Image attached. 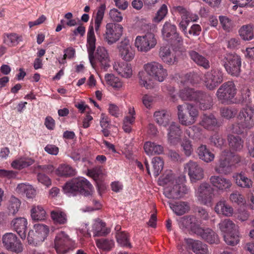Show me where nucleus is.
<instances>
[{"label":"nucleus","instance_id":"obj_51","mask_svg":"<svg viewBox=\"0 0 254 254\" xmlns=\"http://www.w3.org/2000/svg\"><path fill=\"white\" fill-rule=\"evenodd\" d=\"M154 176L157 177L163 169L164 162L160 157H154L152 161Z\"/></svg>","mask_w":254,"mask_h":254},{"label":"nucleus","instance_id":"obj_49","mask_svg":"<svg viewBox=\"0 0 254 254\" xmlns=\"http://www.w3.org/2000/svg\"><path fill=\"white\" fill-rule=\"evenodd\" d=\"M176 179L171 171L166 172L159 179V184L163 186H171L175 184Z\"/></svg>","mask_w":254,"mask_h":254},{"label":"nucleus","instance_id":"obj_4","mask_svg":"<svg viewBox=\"0 0 254 254\" xmlns=\"http://www.w3.org/2000/svg\"><path fill=\"white\" fill-rule=\"evenodd\" d=\"M221 64L227 73L235 77H238L241 71V58L235 53H228L219 57Z\"/></svg>","mask_w":254,"mask_h":254},{"label":"nucleus","instance_id":"obj_17","mask_svg":"<svg viewBox=\"0 0 254 254\" xmlns=\"http://www.w3.org/2000/svg\"><path fill=\"white\" fill-rule=\"evenodd\" d=\"M178 221L179 227L181 229L190 230L196 234L201 229L198 220L192 215L181 217Z\"/></svg>","mask_w":254,"mask_h":254},{"label":"nucleus","instance_id":"obj_14","mask_svg":"<svg viewBox=\"0 0 254 254\" xmlns=\"http://www.w3.org/2000/svg\"><path fill=\"white\" fill-rule=\"evenodd\" d=\"M184 169L188 172L191 182H196L204 178L203 168L195 161L190 160L185 164Z\"/></svg>","mask_w":254,"mask_h":254},{"label":"nucleus","instance_id":"obj_2","mask_svg":"<svg viewBox=\"0 0 254 254\" xmlns=\"http://www.w3.org/2000/svg\"><path fill=\"white\" fill-rule=\"evenodd\" d=\"M143 68L149 76L147 81L143 72L139 73V83L146 89H151L153 85L150 82V80L163 82L168 75L167 70L158 62H151L144 65Z\"/></svg>","mask_w":254,"mask_h":254},{"label":"nucleus","instance_id":"obj_9","mask_svg":"<svg viewBox=\"0 0 254 254\" xmlns=\"http://www.w3.org/2000/svg\"><path fill=\"white\" fill-rule=\"evenodd\" d=\"M157 44L155 35L152 33H147L143 36H137L134 42V46L138 51L147 53L154 48Z\"/></svg>","mask_w":254,"mask_h":254},{"label":"nucleus","instance_id":"obj_39","mask_svg":"<svg viewBox=\"0 0 254 254\" xmlns=\"http://www.w3.org/2000/svg\"><path fill=\"white\" fill-rule=\"evenodd\" d=\"M240 37L245 41H250L254 38V25L247 24L242 26L239 30Z\"/></svg>","mask_w":254,"mask_h":254},{"label":"nucleus","instance_id":"obj_38","mask_svg":"<svg viewBox=\"0 0 254 254\" xmlns=\"http://www.w3.org/2000/svg\"><path fill=\"white\" fill-rule=\"evenodd\" d=\"M135 111L133 108L128 109V115L124 119L123 129L127 133H130L131 131V125L135 121Z\"/></svg>","mask_w":254,"mask_h":254},{"label":"nucleus","instance_id":"obj_21","mask_svg":"<svg viewBox=\"0 0 254 254\" xmlns=\"http://www.w3.org/2000/svg\"><path fill=\"white\" fill-rule=\"evenodd\" d=\"M199 125L209 130H214L220 127V123L213 114L204 115L201 117Z\"/></svg>","mask_w":254,"mask_h":254},{"label":"nucleus","instance_id":"obj_33","mask_svg":"<svg viewBox=\"0 0 254 254\" xmlns=\"http://www.w3.org/2000/svg\"><path fill=\"white\" fill-rule=\"evenodd\" d=\"M201 91L195 90L190 88H185L181 90L180 97L183 100L196 101Z\"/></svg>","mask_w":254,"mask_h":254},{"label":"nucleus","instance_id":"obj_7","mask_svg":"<svg viewBox=\"0 0 254 254\" xmlns=\"http://www.w3.org/2000/svg\"><path fill=\"white\" fill-rule=\"evenodd\" d=\"M185 180V176L178 177L175 184L171 186H166L164 189V194L169 199H178L187 193L186 187L181 184Z\"/></svg>","mask_w":254,"mask_h":254},{"label":"nucleus","instance_id":"obj_3","mask_svg":"<svg viewBox=\"0 0 254 254\" xmlns=\"http://www.w3.org/2000/svg\"><path fill=\"white\" fill-rule=\"evenodd\" d=\"M93 187L85 178L77 177L67 181L63 187V190L68 196L78 194L88 196L92 195Z\"/></svg>","mask_w":254,"mask_h":254},{"label":"nucleus","instance_id":"obj_26","mask_svg":"<svg viewBox=\"0 0 254 254\" xmlns=\"http://www.w3.org/2000/svg\"><path fill=\"white\" fill-rule=\"evenodd\" d=\"M35 160L31 158L25 156H20L13 160L11 165L15 169L21 170L28 167L34 164Z\"/></svg>","mask_w":254,"mask_h":254},{"label":"nucleus","instance_id":"obj_27","mask_svg":"<svg viewBox=\"0 0 254 254\" xmlns=\"http://www.w3.org/2000/svg\"><path fill=\"white\" fill-rule=\"evenodd\" d=\"M200 95L196 99V102H199V107L201 110H206L210 109L213 105L212 96L201 91Z\"/></svg>","mask_w":254,"mask_h":254},{"label":"nucleus","instance_id":"obj_30","mask_svg":"<svg viewBox=\"0 0 254 254\" xmlns=\"http://www.w3.org/2000/svg\"><path fill=\"white\" fill-rule=\"evenodd\" d=\"M196 153L199 158L201 160L209 163L214 159V154L208 149L205 145L201 144L197 150Z\"/></svg>","mask_w":254,"mask_h":254},{"label":"nucleus","instance_id":"obj_50","mask_svg":"<svg viewBox=\"0 0 254 254\" xmlns=\"http://www.w3.org/2000/svg\"><path fill=\"white\" fill-rule=\"evenodd\" d=\"M223 238L225 243L229 245L234 246L239 242L238 231L225 234Z\"/></svg>","mask_w":254,"mask_h":254},{"label":"nucleus","instance_id":"obj_32","mask_svg":"<svg viewBox=\"0 0 254 254\" xmlns=\"http://www.w3.org/2000/svg\"><path fill=\"white\" fill-rule=\"evenodd\" d=\"M170 115L165 110L157 111L154 113V118L155 122L159 125L167 127L170 121Z\"/></svg>","mask_w":254,"mask_h":254},{"label":"nucleus","instance_id":"obj_35","mask_svg":"<svg viewBox=\"0 0 254 254\" xmlns=\"http://www.w3.org/2000/svg\"><path fill=\"white\" fill-rule=\"evenodd\" d=\"M228 141L230 149L233 151H239L244 147V141L238 135H229L228 136Z\"/></svg>","mask_w":254,"mask_h":254},{"label":"nucleus","instance_id":"obj_61","mask_svg":"<svg viewBox=\"0 0 254 254\" xmlns=\"http://www.w3.org/2000/svg\"><path fill=\"white\" fill-rule=\"evenodd\" d=\"M181 147L184 153L187 156H190L193 152L191 141L189 139H184L181 143Z\"/></svg>","mask_w":254,"mask_h":254},{"label":"nucleus","instance_id":"obj_55","mask_svg":"<svg viewBox=\"0 0 254 254\" xmlns=\"http://www.w3.org/2000/svg\"><path fill=\"white\" fill-rule=\"evenodd\" d=\"M116 238L119 244L123 247H131L127 233L124 232L116 233Z\"/></svg>","mask_w":254,"mask_h":254},{"label":"nucleus","instance_id":"obj_63","mask_svg":"<svg viewBox=\"0 0 254 254\" xmlns=\"http://www.w3.org/2000/svg\"><path fill=\"white\" fill-rule=\"evenodd\" d=\"M210 143L217 147H221L224 143V139L218 134L212 135L210 138Z\"/></svg>","mask_w":254,"mask_h":254},{"label":"nucleus","instance_id":"obj_5","mask_svg":"<svg viewBox=\"0 0 254 254\" xmlns=\"http://www.w3.org/2000/svg\"><path fill=\"white\" fill-rule=\"evenodd\" d=\"M178 116L180 122L183 125L190 126L194 124L198 116V111L190 104L178 105Z\"/></svg>","mask_w":254,"mask_h":254},{"label":"nucleus","instance_id":"obj_20","mask_svg":"<svg viewBox=\"0 0 254 254\" xmlns=\"http://www.w3.org/2000/svg\"><path fill=\"white\" fill-rule=\"evenodd\" d=\"M185 242L189 249H191L196 254H209L207 246L198 240L186 239Z\"/></svg>","mask_w":254,"mask_h":254},{"label":"nucleus","instance_id":"obj_23","mask_svg":"<svg viewBox=\"0 0 254 254\" xmlns=\"http://www.w3.org/2000/svg\"><path fill=\"white\" fill-rule=\"evenodd\" d=\"M197 235L200 236L203 240L210 244H217L219 243L218 236L209 228L199 229Z\"/></svg>","mask_w":254,"mask_h":254},{"label":"nucleus","instance_id":"obj_10","mask_svg":"<svg viewBox=\"0 0 254 254\" xmlns=\"http://www.w3.org/2000/svg\"><path fill=\"white\" fill-rule=\"evenodd\" d=\"M224 73L218 68L212 69L204 74V83L206 88L214 90L224 80Z\"/></svg>","mask_w":254,"mask_h":254},{"label":"nucleus","instance_id":"obj_37","mask_svg":"<svg viewBox=\"0 0 254 254\" xmlns=\"http://www.w3.org/2000/svg\"><path fill=\"white\" fill-rule=\"evenodd\" d=\"M51 217L56 225H64L67 222L66 214L61 210H54L51 212Z\"/></svg>","mask_w":254,"mask_h":254},{"label":"nucleus","instance_id":"obj_36","mask_svg":"<svg viewBox=\"0 0 254 254\" xmlns=\"http://www.w3.org/2000/svg\"><path fill=\"white\" fill-rule=\"evenodd\" d=\"M215 210L217 213L227 217L232 216L233 213V208L224 200L219 201L216 203Z\"/></svg>","mask_w":254,"mask_h":254},{"label":"nucleus","instance_id":"obj_40","mask_svg":"<svg viewBox=\"0 0 254 254\" xmlns=\"http://www.w3.org/2000/svg\"><path fill=\"white\" fill-rule=\"evenodd\" d=\"M56 174L60 177H70L75 176L76 171L69 165L61 164L56 170Z\"/></svg>","mask_w":254,"mask_h":254},{"label":"nucleus","instance_id":"obj_15","mask_svg":"<svg viewBox=\"0 0 254 254\" xmlns=\"http://www.w3.org/2000/svg\"><path fill=\"white\" fill-rule=\"evenodd\" d=\"M213 192L214 189L209 184L203 183L198 187L196 195L201 204H207L211 201Z\"/></svg>","mask_w":254,"mask_h":254},{"label":"nucleus","instance_id":"obj_59","mask_svg":"<svg viewBox=\"0 0 254 254\" xmlns=\"http://www.w3.org/2000/svg\"><path fill=\"white\" fill-rule=\"evenodd\" d=\"M168 12L167 6L165 4H163L157 11L156 15L153 18V21L155 22L158 23L163 20L166 16Z\"/></svg>","mask_w":254,"mask_h":254},{"label":"nucleus","instance_id":"obj_52","mask_svg":"<svg viewBox=\"0 0 254 254\" xmlns=\"http://www.w3.org/2000/svg\"><path fill=\"white\" fill-rule=\"evenodd\" d=\"M221 116L227 119H230L235 117L237 113L236 108L232 107H224L220 110Z\"/></svg>","mask_w":254,"mask_h":254},{"label":"nucleus","instance_id":"obj_43","mask_svg":"<svg viewBox=\"0 0 254 254\" xmlns=\"http://www.w3.org/2000/svg\"><path fill=\"white\" fill-rule=\"evenodd\" d=\"M218 225L219 229L224 234L238 231L237 226L228 219L222 221Z\"/></svg>","mask_w":254,"mask_h":254},{"label":"nucleus","instance_id":"obj_56","mask_svg":"<svg viewBox=\"0 0 254 254\" xmlns=\"http://www.w3.org/2000/svg\"><path fill=\"white\" fill-rule=\"evenodd\" d=\"M105 10V5L104 4L101 5L98 9L96 16L95 18V28L96 31L99 29L101 23L103 18Z\"/></svg>","mask_w":254,"mask_h":254},{"label":"nucleus","instance_id":"obj_1","mask_svg":"<svg viewBox=\"0 0 254 254\" xmlns=\"http://www.w3.org/2000/svg\"><path fill=\"white\" fill-rule=\"evenodd\" d=\"M96 39L94 34V28L92 25H90L88 28L87 36V49L90 63L92 66L95 64V58H96L101 63L102 67L107 70L110 66V60L107 51L104 47L97 48L96 52L94 55L96 49Z\"/></svg>","mask_w":254,"mask_h":254},{"label":"nucleus","instance_id":"obj_22","mask_svg":"<svg viewBox=\"0 0 254 254\" xmlns=\"http://www.w3.org/2000/svg\"><path fill=\"white\" fill-rule=\"evenodd\" d=\"M182 132L178 124L172 122L168 128V139L173 144L178 143Z\"/></svg>","mask_w":254,"mask_h":254},{"label":"nucleus","instance_id":"obj_42","mask_svg":"<svg viewBox=\"0 0 254 254\" xmlns=\"http://www.w3.org/2000/svg\"><path fill=\"white\" fill-rule=\"evenodd\" d=\"M145 152L148 155L160 154L163 152V147L154 142H146L144 145Z\"/></svg>","mask_w":254,"mask_h":254},{"label":"nucleus","instance_id":"obj_46","mask_svg":"<svg viewBox=\"0 0 254 254\" xmlns=\"http://www.w3.org/2000/svg\"><path fill=\"white\" fill-rule=\"evenodd\" d=\"M31 215L35 221H42L46 219V213L42 206L33 207L31 210Z\"/></svg>","mask_w":254,"mask_h":254},{"label":"nucleus","instance_id":"obj_13","mask_svg":"<svg viewBox=\"0 0 254 254\" xmlns=\"http://www.w3.org/2000/svg\"><path fill=\"white\" fill-rule=\"evenodd\" d=\"M238 119L241 125L247 129L254 127V108L251 106L242 108L238 113Z\"/></svg>","mask_w":254,"mask_h":254},{"label":"nucleus","instance_id":"obj_57","mask_svg":"<svg viewBox=\"0 0 254 254\" xmlns=\"http://www.w3.org/2000/svg\"><path fill=\"white\" fill-rule=\"evenodd\" d=\"M123 89V82L117 77H112V93L119 94Z\"/></svg>","mask_w":254,"mask_h":254},{"label":"nucleus","instance_id":"obj_47","mask_svg":"<svg viewBox=\"0 0 254 254\" xmlns=\"http://www.w3.org/2000/svg\"><path fill=\"white\" fill-rule=\"evenodd\" d=\"M171 11L174 14H179L182 19H188L190 18V12L187 7L182 5H179L177 3H174Z\"/></svg>","mask_w":254,"mask_h":254},{"label":"nucleus","instance_id":"obj_48","mask_svg":"<svg viewBox=\"0 0 254 254\" xmlns=\"http://www.w3.org/2000/svg\"><path fill=\"white\" fill-rule=\"evenodd\" d=\"M236 183L238 186L244 188H250L253 186L252 181L242 173L236 176Z\"/></svg>","mask_w":254,"mask_h":254},{"label":"nucleus","instance_id":"obj_54","mask_svg":"<svg viewBox=\"0 0 254 254\" xmlns=\"http://www.w3.org/2000/svg\"><path fill=\"white\" fill-rule=\"evenodd\" d=\"M242 102L246 105H254V93L253 95L254 100L252 98V94L250 89L247 87L244 88L242 92Z\"/></svg>","mask_w":254,"mask_h":254},{"label":"nucleus","instance_id":"obj_8","mask_svg":"<svg viewBox=\"0 0 254 254\" xmlns=\"http://www.w3.org/2000/svg\"><path fill=\"white\" fill-rule=\"evenodd\" d=\"M162 35L163 39L172 45H183V38L177 32L176 25L170 22L167 21L164 23L162 29Z\"/></svg>","mask_w":254,"mask_h":254},{"label":"nucleus","instance_id":"obj_45","mask_svg":"<svg viewBox=\"0 0 254 254\" xmlns=\"http://www.w3.org/2000/svg\"><path fill=\"white\" fill-rule=\"evenodd\" d=\"M22 41V36L14 33L6 34L4 37L5 44L9 47L15 46Z\"/></svg>","mask_w":254,"mask_h":254},{"label":"nucleus","instance_id":"obj_29","mask_svg":"<svg viewBox=\"0 0 254 254\" xmlns=\"http://www.w3.org/2000/svg\"><path fill=\"white\" fill-rule=\"evenodd\" d=\"M51 167H52L50 166H47L42 165H38L36 167V170L40 171V172H38L37 174V180L38 182L47 187L51 186L52 182L49 177L44 173H47L48 169H49V168Z\"/></svg>","mask_w":254,"mask_h":254},{"label":"nucleus","instance_id":"obj_12","mask_svg":"<svg viewBox=\"0 0 254 254\" xmlns=\"http://www.w3.org/2000/svg\"><path fill=\"white\" fill-rule=\"evenodd\" d=\"M3 246L8 251L18 254L23 250L22 245L16 235L12 233H6L2 238Z\"/></svg>","mask_w":254,"mask_h":254},{"label":"nucleus","instance_id":"obj_64","mask_svg":"<svg viewBox=\"0 0 254 254\" xmlns=\"http://www.w3.org/2000/svg\"><path fill=\"white\" fill-rule=\"evenodd\" d=\"M224 154L226 155V156L229 158L231 166L235 164L238 163L241 161V157L239 155L234 154L233 153H232L230 151L224 150Z\"/></svg>","mask_w":254,"mask_h":254},{"label":"nucleus","instance_id":"obj_19","mask_svg":"<svg viewBox=\"0 0 254 254\" xmlns=\"http://www.w3.org/2000/svg\"><path fill=\"white\" fill-rule=\"evenodd\" d=\"M27 224V220L24 217L15 218L10 223L12 230L16 232L22 239L26 237Z\"/></svg>","mask_w":254,"mask_h":254},{"label":"nucleus","instance_id":"obj_11","mask_svg":"<svg viewBox=\"0 0 254 254\" xmlns=\"http://www.w3.org/2000/svg\"><path fill=\"white\" fill-rule=\"evenodd\" d=\"M55 248L58 254H65L72 249L73 242L63 231L58 233L55 239Z\"/></svg>","mask_w":254,"mask_h":254},{"label":"nucleus","instance_id":"obj_41","mask_svg":"<svg viewBox=\"0 0 254 254\" xmlns=\"http://www.w3.org/2000/svg\"><path fill=\"white\" fill-rule=\"evenodd\" d=\"M94 236H102L107 235L110 232V229L105 227V223L100 219L96 220L92 226Z\"/></svg>","mask_w":254,"mask_h":254},{"label":"nucleus","instance_id":"obj_62","mask_svg":"<svg viewBox=\"0 0 254 254\" xmlns=\"http://www.w3.org/2000/svg\"><path fill=\"white\" fill-rule=\"evenodd\" d=\"M219 20L224 30L229 31L232 29V23L231 20L224 16H220Z\"/></svg>","mask_w":254,"mask_h":254},{"label":"nucleus","instance_id":"obj_44","mask_svg":"<svg viewBox=\"0 0 254 254\" xmlns=\"http://www.w3.org/2000/svg\"><path fill=\"white\" fill-rule=\"evenodd\" d=\"M35 230V237H37L40 241H44L47 237L49 230L47 226L43 224H35L34 226Z\"/></svg>","mask_w":254,"mask_h":254},{"label":"nucleus","instance_id":"obj_28","mask_svg":"<svg viewBox=\"0 0 254 254\" xmlns=\"http://www.w3.org/2000/svg\"><path fill=\"white\" fill-rule=\"evenodd\" d=\"M16 191L19 194L25 195L28 198H33L36 195V190L28 184H19L16 188Z\"/></svg>","mask_w":254,"mask_h":254},{"label":"nucleus","instance_id":"obj_34","mask_svg":"<svg viewBox=\"0 0 254 254\" xmlns=\"http://www.w3.org/2000/svg\"><path fill=\"white\" fill-rule=\"evenodd\" d=\"M169 204L173 212L179 216L184 214L190 210L189 204L187 202L178 201L175 203L169 202Z\"/></svg>","mask_w":254,"mask_h":254},{"label":"nucleus","instance_id":"obj_60","mask_svg":"<svg viewBox=\"0 0 254 254\" xmlns=\"http://www.w3.org/2000/svg\"><path fill=\"white\" fill-rule=\"evenodd\" d=\"M96 245L99 249L109 251L111 248V241L108 239L101 238L96 240Z\"/></svg>","mask_w":254,"mask_h":254},{"label":"nucleus","instance_id":"obj_25","mask_svg":"<svg viewBox=\"0 0 254 254\" xmlns=\"http://www.w3.org/2000/svg\"><path fill=\"white\" fill-rule=\"evenodd\" d=\"M189 55L190 59L198 66L207 69L210 67L209 60L205 57L199 54L195 51L191 50L189 52Z\"/></svg>","mask_w":254,"mask_h":254},{"label":"nucleus","instance_id":"obj_24","mask_svg":"<svg viewBox=\"0 0 254 254\" xmlns=\"http://www.w3.org/2000/svg\"><path fill=\"white\" fill-rule=\"evenodd\" d=\"M113 68L118 74L126 78L130 77L132 75L130 64L125 62H115Z\"/></svg>","mask_w":254,"mask_h":254},{"label":"nucleus","instance_id":"obj_6","mask_svg":"<svg viewBox=\"0 0 254 254\" xmlns=\"http://www.w3.org/2000/svg\"><path fill=\"white\" fill-rule=\"evenodd\" d=\"M237 93V89L233 81L223 83L216 92V97L222 103H231Z\"/></svg>","mask_w":254,"mask_h":254},{"label":"nucleus","instance_id":"obj_31","mask_svg":"<svg viewBox=\"0 0 254 254\" xmlns=\"http://www.w3.org/2000/svg\"><path fill=\"white\" fill-rule=\"evenodd\" d=\"M231 166L229 158L226 155L224 154V151H223L220 156L219 164L215 167V171L219 174H226Z\"/></svg>","mask_w":254,"mask_h":254},{"label":"nucleus","instance_id":"obj_53","mask_svg":"<svg viewBox=\"0 0 254 254\" xmlns=\"http://www.w3.org/2000/svg\"><path fill=\"white\" fill-rule=\"evenodd\" d=\"M20 201L16 197L12 196L9 201L8 210L9 213L13 215L16 214L20 207Z\"/></svg>","mask_w":254,"mask_h":254},{"label":"nucleus","instance_id":"obj_58","mask_svg":"<svg viewBox=\"0 0 254 254\" xmlns=\"http://www.w3.org/2000/svg\"><path fill=\"white\" fill-rule=\"evenodd\" d=\"M123 27L119 24L112 26V43L117 41L123 34Z\"/></svg>","mask_w":254,"mask_h":254},{"label":"nucleus","instance_id":"obj_16","mask_svg":"<svg viewBox=\"0 0 254 254\" xmlns=\"http://www.w3.org/2000/svg\"><path fill=\"white\" fill-rule=\"evenodd\" d=\"M119 56L127 62L131 61L134 58L135 51L129 44L128 39L125 38L117 45Z\"/></svg>","mask_w":254,"mask_h":254},{"label":"nucleus","instance_id":"obj_18","mask_svg":"<svg viewBox=\"0 0 254 254\" xmlns=\"http://www.w3.org/2000/svg\"><path fill=\"white\" fill-rule=\"evenodd\" d=\"M209 182L213 187L222 192L227 191L232 185V182L229 179L222 176H210Z\"/></svg>","mask_w":254,"mask_h":254}]
</instances>
